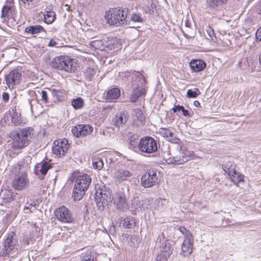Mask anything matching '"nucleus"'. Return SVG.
<instances>
[{
	"instance_id": "nucleus-8",
	"label": "nucleus",
	"mask_w": 261,
	"mask_h": 261,
	"mask_svg": "<svg viewBox=\"0 0 261 261\" xmlns=\"http://www.w3.org/2000/svg\"><path fill=\"white\" fill-rule=\"evenodd\" d=\"M69 144L66 139L56 140L52 147L53 152L59 157L64 155L68 149Z\"/></svg>"
},
{
	"instance_id": "nucleus-52",
	"label": "nucleus",
	"mask_w": 261,
	"mask_h": 261,
	"mask_svg": "<svg viewBox=\"0 0 261 261\" xmlns=\"http://www.w3.org/2000/svg\"><path fill=\"white\" fill-rule=\"evenodd\" d=\"M24 4L28 5L30 4V2H32L34 0H20Z\"/></svg>"
},
{
	"instance_id": "nucleus-49",
	"label": "nucleus",
	"mask_w": 261,
	"mask_h": 261,
	"mask_svg": "<svg viewBox=\"0 0 261 261\" xmlns=\"http://www.w3.org/2000/svg\"><path fill=\"white\" fill-rule=\"evenodd\" d=\"M2 98L4 102H7L9 99V95L7 92H4L2 94Z\"/></svg>"
},
{
	"instance_id": "nucleus-16",
	"label": "nucleus",
	"mask_w": 261,
	"mask_h": 261,
	"mask_svg": "<svg viewBox=\"0 0 261 261\" xmlns=\"http://www.w3.org/2000/svg\"><path fill=\"white\" fill-rule=\"evenodd\" d=\"M195 157V155L194 152L188 151L185 155H182L181 157L174 156L172 158H169L168 162L169 163L180 165L187 162L189 160L194 159Z\"/></svg>"
},
{
	"instance_id": "nucleus-26",
	"label": "nucleus",
	"mask_w": 261,
	"mask_h": 261,
	"mask_svg": "<svg viewBox=\"0 0 261 261\" xmlns=\"http://www.w3.org/2000/svg\"><path fill=\"white\" fill-rule=\"evenodd\" d=\"M145 92L143 88H137L133 91L130 97V100L132 102H136L137 99L142 95L145 94Z\"/></svg>"
},
{
	"instance_id": "nucleus-56",
	"label": "nucleus",
	"mask_w": 261,
	"mask_h": 261,
	"mask_svg": "<svg viewBox=\"0 0 261 261\" xmlns=\"http://www.w3.org/2000/svg\"><path fill=\"white\" fill-rule=\"evenodd\" d=\"M124 225L126 226V228H129V224L126 222L124 223Z\"/></svg>"
},
{
	"instance_id": "nucleus-20",
	"label": "nucleus",
	"mask_w": 261,
	"mask_h": 261,
	"mask_svg": "<svg viewBox=\"0 0 261 261\" xmlns=\"http://www.w3.org/2000/svg\"><path fill=\"white\" fill-rule=\"evenodd\" d=\"M41 32L46 33V32L44 28L40 25H30L25 29V33L30 34L33 37H36V35Z\"/></svg>"
},
{
	"instance_id": "nucleus-7",
	"label": "nucleus",
	"mask_w": 261,
	"mask_h": 261,
	"mask_svg": "<svg viewBox=\"0 0 261 261\" xmlns=\"http://www.w3.org/2000/svg\"><path fill=\"white\" fill-rule=\"evenodd\" d=\"M18 245V241L15 237V233L13 231L10 232L4 240V253L8 254L11 252H16L17 251Z\"/></svg>"
},
{
	"instance_id": "nucleus-48",
	"label": "nucleus",
	"mask_w": 261,
	"mask_h": 261,
	"mask_svg": "<svg viewBox=\"0 0 261 261\" xmlns=\"http://www.w3.org/2000/svg\"><path fill=\"white\" fill-rule=\"evenodd\" d=\"M39 93L41 96V100L44 103H47L48 102L47 92L46 90H41V92Z\"/></svg>"
},
{
	"instance_id": "nucleus-11",
	"label": "nucleus",
	"mask_w": 261,
	"mask_h": 261,
	"mask_svg": "<svg viewBox=\"0 0 261 261\" xmlns=\"http://www.w3.org/2000/svg\"><path fill=\"white\" fill-rule=\"evenodd\" d=\"M73 178H75L74 186L80 189L86 191L90 185L91 178L90 176L87 174H81L76 175V173L73 174Z\"/></svg>"
},
{
	"instance_id": "nucleus-44",
	"label": "nucleus",
	"mask_w": 261,
	"mask_h": 261,
	"mask_svg": "<svg viewBox=\"0 0 261 261\" xmlns=\"http://www.w3.org/2000/svg\"><path fill=\"white\" fill-rule=\"evenodd\" d=\"M173 111L174 113L176 112L177 111H180L182 112V114L185 116H188L189 115V112L188 110H185L183 106H175L174 108H173Z\"/></svg>"
},
{
	"instance_id": "nucleus-51",
	"label": "nucleus",
	"mask_w": 261,
	"mask_h": 261,
	"mask_svg": "<svg viewBox=\"0 0 261 261\" xmlns=\"http://www.w3.org/2000/svg\"><path fill=\"white\" fill-rule=\"evenodd\" d=\"M57 43L55 41L53 40H50L49 42V44H48V45L49 46H51V47H53V46H55L57 45Z\"/></svg>"
},
{
	"instance_id": "nucleus-40",
	"label": "nucleus",
	"mask_w": 261,
	"mask_h": 261,
	"mask_svg": "<svg viewBox=\"0 0 261 261\" xmlns=\"http://www.w3.org/2000/svg\"><path fill=\"white\" fill-rule=\"evenodd\" d=\"M81 137L87 136L92 131V128L89 125L80 124Z\"/></svg>"
},
{
	"instance_id": "nucleus-47",
	"label": "nucleus",
	"mask_w": 261,
	"mask_h": 261,
	"mask_svg": "<svg viewBox=\"0 0 261 261\" xmlns=\"http://www.w3.org/2000/svg\"><path fill=\"white\" fill-rule=\"evenodd\" d=\"M178 229L185 236V239L193 238L192 233L184 227L180 226Z\"/></svg>"
},
{
	"instance_id": "nucleus-19",
	"label": "nucleus",
	"mask_w": 261,
	"mask_h": 261,
	"mask_svg": "<svg viewBox=\"0 0 261 261\" xmlns=\"http://www.w3.org/2000/svg\"><path fill=\"white\" fill-rule=\"evenodd\" d=\"M193 238L185 239L181 245V254L184 256L191 254L193 250Z\"/></svg>"
},
{
	"instance_id": "nucleus-39",
	"label": "nucleus",
	"mask_w": 261,
	"mask_h": 261,
	"mask_svg": "<svg viewBox=\"0 0 261 261\" xmlns=\"http://www.w3.org/2000/svg\"><path fill=\"white\" fill-rule=\"evenodd\" d=\"M168 201L165 198H158L154 201L155 208V209H162L163 208Z\"/></svg>"
},
{
	"instance_id": "nucleus-10",
	"label": "nucleus",
	"mask_w": 261,
	"mask_h": 261,
	"mask_svg": "<svg viewBox=\"0 0 261 261\" xmlns=\"http://www.w3.org/2000/svg\"><path fill=\"white\" fill-rule=\"evenodd\" d=\"M21 80V73L18 69H13L6 77L7 84L10 88L18 85Z\"/></svg>"
},
{
	"instance_id": "nucleus-24",
	"label": "nucleus",
	"mask_w": 261,
	"mask_h": 261,
	"mask_svg": "<svg viewBox=\"0 0 261 261\" xmlns=\"http://www.w3.org/2000/svg\"><path fill=\"white\" fill-rule=\"evenodd\" d=\"M11 121L16 126L21 125L24 123L23 119L21 117L20 113L17 112L16 110H13Z\"/></svg>"
},
{
	"instance_id": "nucleus-38",
	"label": "nucleus",
	"mask_w": 261,
	"mask_h": 261,
	"mask_svg": "<svg viewBox=\"0 0 261 261\" xmlns=\"http://www.w3.org/2000/svg\"><path fill=\"white\" fill-rule=\"evenodd\" d=\"M152 200L153 199L151 198H146L139 202V206L143 209H147L150 207Z\"/></svg>"
},
{
	"instance_id": "nucleus-50",
	"label": "nucleus",
	"mask_w": 261,
	"mask_h": 261,
	"mask_svg": "<svg viewBox=\"0 0 261 261\" xmlns=\"http://www.w3.org/2000/svg\"><path fill=\"white\" fill-rule=\"evenodd\" d=\"M256 37L257 40L261 41V27L256 31Z\"/></svg>"
},
{
	"instance_id": "nucleus-33",
	"label": "nucleus",
	"mask_w": 261,
	"mask_h": 261,
	"mask_svg": "<svg viewBox=\"0 0 261 261\" xmlns=\"http://www.w3.org/2000/svg\"><path fill=\"white\" fill-rule=\"evenodd\" d=\"M56 18V14L54 11H47L44 15V21L47 24L52 23Z\"/></svg>"
},
{
	"instance_id": "nucleus-17",
	"label": "nucleus",
	"mask_w": 261,
	"mask_h": 261,
	"mask_svg": "<svg viewBox=\"0 0 261 261\" xmlns=\"http://www.w3.org/2000/svg\"><path fill=\"white\" fill-rule=\"evenodd\" d=\"M51 164L45 161H43L39 163L36 165L35 167V172L36 175H39L41 173L42 175L40 178L44 179V176L46 174L48 170L51 168Z\"/></svg>"
},
{
	"instance_id": "nucleus-37",
	"label": "nucleus",
	"mask_w": 261,
	"mask_h": 261,
	"mask_svg": "<svg viewBox=\"0 0 261 261\" xmlns=\"http://www.w3.org/2000/svg\"><path fill=\"white\" fill-rule=\"evenodd\" d=\"M71 105L75 109H80L83 107V99L81 97H77L72 100Z\"/></svg>"
},
{
	"instance_id": "nucleus-43",
	"label": "nucleus",
	"mask_w": 261,
	"mask_h": 261,
	"mask_svg": "<svg viewBox=\"0 0 261 261\" xmlns=\"http://www.w3.org/2000/svg\"><path fill=\"white\" fill-rule=\"evenodd\" d=\"M135 116L138 120L142 122L145 120V117L141 109H137L134 110Z\"/></svg>"
},
{
	"instance_id": "nucleus-57",
	"label": "nucleus",
	"mask_w": 261,
	"mask_h": 261,
	"mask_svg": "<svg viewBox=\"0 0 261 261\" xmlns=\"http://www.w3.org/2000/svg\"><path fill=\"white\" fill-rule=\"evenodd\" d=\"M25 208L29 209V207L27 206H25L24 209H25Z\"/></svg>"
},
{
	"instance_id": "nucleus-41",
	"label": "nucleus",
	"mask_w": 261,
	"mask_h": 261,
	"mask_svg": "<svg viewBox=\"0 0 261 261\" xmlns=\"http://www.w3.org/2000/svg\"><path fill=\"white\" fill-rule=\"evenodd\" d=\"M200 94V92L198 88H194V90L189 89L187 91V97L189 98H195Z\"/></svg>"
},
{
	"instance_id": "nucleus-53",
	"label": "nucleus",
	"mask_w": 261,
	"mask_h": 261,
	"mask_svg": "<svg viewBox=\"0 0 261 261\" xmlns=\"http://www.w3.org/2000/svg\"><path fill=\"white\" fill-rule=\"evenodd\" d=\"M194 105L196 107H200V104L198 101L196 100L194 102Z\"/></svg>"
},
{
	"instance_id": "nucleus-14",
	"label": "nucleus",
	"mask_w": 261,
	"mask_h": 261,
	"mask_svg": "<svg viewBox=\"0 0 261 261\" xmlns=\"http://www.w3.org/2000/svg\"><path fill=\"white\" fill-rule=\"evenodd\" d=\"M55 216L57 219L64 223L71 222L73 220L70 211L63 206L55 211Z\"/></svg>"
},
{
	"instance_id": "nucleus-29",
	"label": "nucleus",
	"mask_w": 261,
	"mask_h": 261,
	"mask_svg": "<svg viewBox=\"0 0 261 261\" xmlns=\"http://www.w3.org/2000/svg\"><path fill=\"white\" fill-rule=\"evenodd\" d=\"M222 168L224 172L228 175L231 174H234L236 170V165L231 162H228L223 165Z\"/></svg>"
},
{
	"instance_id": "nucleus-2",
	"label": "nucleus",
	"mask_w": 261,
	"mask_h": 261,
	"mask_svg": "<svg viewBox=\"0 0 261 261\" xmlns=\"http://www.w3.org/2000/svg\"><path fill=\"white\" fill-rule=\"evenodd\" d=\"M22 166L19 163L13 166L12 172L14 174V177L12 181V187L18 191L27 188L29 183L27 174L21 170Z\"/></svg>"
},
{
	"instance_id": "nucleus-9",
	"label": "nucleus",
	"mask_w": 261,
	"mask_h": 261,
	"mask_svg": "<svg viewBox=\"0 0 261 261\" xmlns=\"http://www.w3.org/2000/svg\"><path fill=\"white\" fill-rule=\"evenodd\" d=\"M141 182L144 188H150L158 183V176L155 171L149 170L145 173L141 178Z\"/></svg>"
},
{
	"instance_id": "nucleus-3",
	"label": "nucleus",
	"mask_w": 261,
	"mask_h": 261,
	"mask_svg": "<svg viewBox=\"0 0 261 261\" xmlns=\"http://www.w3.org/2000/svg\"><path fill=\"white\" fill-rule=\"evenodd\" d=\"M50 65L55 69L71 73L74 72L76 69L75 60L67 56H61L55 58L51 61Z\"/></svg>"
},
{
	"instance_id": "nucleus-42",
	"label": "nucleus",
	"mask_w": 261,
	"mask_h": 261,
	"mask_svg": "<svg viewBox=\"0 0 261 261\" xmlns=\"http://www.w3.org/2000/svg\"><path fill=\"white\" fill-rule=\"evenodd\" d=\"M92 164L93 168L97 170H100L103 166L102 160L99 158L93 160Z\"/></svg>"
},
{
	"instance_id": "nucleus-55",
	"label": "nucleus",
	"mask_w": 261,
	"mask_h": 261,
	"mask_svg": "<svg viewBox=\"0 0 261 261\" xmlns=\"http://www.w3.org/2000/svg\"><path fill=\"white\" fill-rule=\"evenodd\" d=\"M124 225L126 226V228H129V224L126 222L124 223Z\"/></svg>"
},
{
	"instance_id": "nucleus-13",
	"label": "nucleus",
	"mask_w": 261,
	"mask_h": 261,
	"mask_svg": "<svg viewBox=\"0 0 261 261\" xmlns=\"http://www.w3.org/2000/svg\"><path fill=\"white\" fill-rule=\"evenodd\" d=\"M113 203L116 208L119 211H125L129 208L127 203L125 195L123 193L118 192L116 193L113 198Z\"/></svg>"
},
{
	"instance_id": "nucleus-28",
	"label": "nucleus",
	"mask_w": 261,
	"mask_h": 261,
	"mask_svg": "<svg viewBox=\"0 0 261 261\" xmlns=\"http://www.w3.org/2000/svg\"><path fill=\"white\" fill-rule=\"evenodd\" d=\"M85 191H86L80 189V187H77L74 186L72 192V197L74 200H81L85 195Z\"/></svg>"
},
{
	"instance_id": "nucleus-25",
	"label": "nucleus",
	"mask_w": 261,
	"mask_h": 261,
	"mask_svg": "<svg viewBox=\"0 0 261 261\" xmlns=\"http://www.w3.org/2000/svg\"><path fill=\"white\" fill-rule=\"evenodd\" d=\"M47 89L50 91L52 96L59 101L61 100L65 94V90L61 88L55 89L51 88Z\"/></svg>"
},
{
	"instance_id": "nucleus-21",
	"label": "nucleus",
	"mask_w": 261,
	"mask_h": 261,
	"mask_svg": "<svg viewBox=\"0 0 261 261\" xmlns=\"http://www.w3.org/2000/svg\"><path fill=\"white\" fill-rule=\"evenodd\" d=\"M190 65L192 70L195 72H199L202 70L206 66V64L201 60H192Z\"/></svg>"
},
{
	"instance_id": "nucleus-58",
	"label": "nucleus",
	"mask_w": 261,
	"mask_h": 261,
	"mask_svg": "<svg viewBox=\"0 0 261 261\" xmlns=\"http://www.w3.org/2000/svg\"><path fill=\"white\" fill-rule=\"evenodd\" d=\"M88 70H90V71H91V68H89Z\"/></svg>"
},
{
	"instance_id": "nucleus-34",
	"label": "nucleus",
	"mask_w": 261,
	"mask_h": 261,
	"mask_svg": "<svg viewBox=\"0 0 261 261\" xmlns=\"http://www.w3.org/2000/svg\"><path fill=\"white\" fill-rule=\"evenodd\" d=\"M159 133L169 141L173 140L174 135L172 132L168 128H161L159 131Z\"/></svg>"
},
{
	"instance_id": "nucleus-32",
	"label": "nucleus",
	"mask_w": 261,
	"mask_h": 261,
	"mask_svg": "<svg viewBox=\"0 0 261 261\" xmlns=\"http://www.w3.org/2000/svg\"><path fill=\"white\" fill-rule=\"evenodd\" d=\"M228 176L234 184H238L243 180V176L237 171L234 174H231Z\"/></svg>"
},
{
	"instance_id": "nucleus-1",
	"label": "nucleus",
	"mask_w": 261,
	"mask_h": 261,
	"mask_svg": "<svg viewBox=\"0 0 261 261\" xmlns=\"http://www.w3.org/2000/svg\"><path fill=\"white\" fill-rule=\"evenodd\" d=\"M105 18L108 23L116 27L121 25H126L129 23L127 19L129 16L126 14L125 10L117 8L107 11Z\"/></svg>"
},
{
	"instance_id": "nucleus-22",
	"label": "nucleus",
	"mask_w": 261,
	"mask_h": 261,
	"mask_svg": "<svg viewBox=\"0 0 261 261\" xmlns=\"http://www.w3.org/2000/svg\"><path fill=\"white\" fill-rule=\"evenodd\" d=\"M120 96V90L117 88H114L109 90L106 95V99L108 101H112L118 98Z\"/></svg>"
},
{
	"instance_id": "nucleus-36",
	"label": "nucleus",
	"mask_w": 261,
	"mask_h": 261,
	"mask_svg": "<svg viewBox=\"0 0 261 261\" xmlns=\"http://www.w3.org/2000/svg\"><path fill=\"white\" fill-rule=\"evenodd\" d=\"M81 261H96V257L91 250L84 253Z\"/></svg>"
},
{
	"instance_id": "nucleus-31",
	"label": "nucleus",
	"mask_w": 261,
	"mask_h": 261,
	"mask_svg": "<svg viewBox=\"0 0 261 261\" xmlns=\"http://www.w3.org/2000/svg\"><path fill=\"white\" fill-rule=\"evenodd\" d=\"M139 140L137 136H133L130 138L128 147L132 150L139 149Z\"/></svg>"
},
{
	"instance_id": "nucleus-45",
	"label": "nucleus",
	"mask_w": 261,
	"mask_h": 261,
	"mask_svg": "<svg viewBox=\"0 0 261 261\" xmlns=\"http://www.w3.org/2000/svg\"><path fill=\"white\" fill-rule=\"evenodd\" d=\"M129 16L128 18H130V20L135 22H141L142 21L143 19L140 16V15L136 13H133L130 14V16Z\"/></svg>"
},
{
	"instance_id": "nucleus-18",
	"label": "nucleus",
	"mask_w": 261,
	"mask_h": 261,
	"mask_svg": "<svg viewBox=\"0 0 261 261\" xmlns=\"http://www.w3.org/2000/svg\"><path fill=\"white\" fill-rule=\"evenodd\" d=\"M173 251L170 244H166L162 247L161 252L158 255L156 259L158 261H167Z\"/></svg>"
},
{
	"instance_id": "nucleus-12",
	"label": "nucleus",
	"mask_w": 261,
	"mask_h": 261,
	"mask_svg": "<svg viewBox=\"0 0 261 261\" xmlns=\"http://www.w3.org/2000/svg\"><path fill=\"white\" fill-rule=\"evenodd\" d=\"M16 8L14 0H7L6 3L2 8L1 17L9 19L14 18Z\"/></svg>"
},
{
	"instance_id": "nucleus-46",
	"label": "nucleus",
	"mask_w": 261,
	"mask_h": 261,
	"mask_svg": "<svg viewBox=\"0 0 261 261\" xmlns=\"http://www.w3.org/2000/svg\"><path fill=\"white\" fill-rule=\"evenodd\" d=\"M80 127V124H79L74 126L71 129L72 134L76 137H81V129L82 127Z\"/></svg>"
},
{
	"instance_id": "nucleus-4",
	"label": "nucleus",
	"mask_w": 261,
	"mask_h": 261,
	"mask_svg": "<svg viewBox=\"0 0 261 261\" xmlns=\"http://www.w3.org/2000/svg\"><path fill=\"white\" fill-rule=\"evenodd\" d=\"M33 130L32 128L27 127L16 133L12 138V147L16 149H20L26 147L29 144Z\"/></svg>"
},
{
	"instance_id": "nucleus-6",
	"label": "nucleus",
	"mask_w": 261,
	"mask_h": 261,
	"mask_svg": "<svg viewBox=\"0 0 261 261\" xmlns=\"http://www.w3.org/2000/svg\"><path fill=\"white\" fill-rule=\"evenodd\" d=\"M139 149L146 153L154 152L158 149L156 141L151 137H144L139 141Z\"/></svg>"
},
{
	"instance_id": "nucleus-15",
	"label": "nucleus",
	"mask_w": 261,
	"mask_h": 261,
	"mask_svg": "<svg viewBox=\"0 0 261 261\" xmlns=\"http://www.w3.org/2000/svg\"><path fill=\"white\" fill-rule=\"evenodd\" d=\"M133 174L129 170L121 168L115 173L114 179L116 182L120 184L125 181H128L133 177Z\"/></svg>"
},
{
	"instance_id": "nucleus-30",
	"label": "nucleus",
	"mask_w": 261,
	"mask_h": 261,
	"mask_svg": "<svg viewBox=\"0 0 261 261\" xmlns=\"http://www.w3.org/2000/svg\"><path fill=\"white\" fill-rule=\"evenodd\" d=\"M206 34H204V36L206 39L213 42H215L217 40V37L214 34V30L210 26H206L205 29Z\"/></svg>"
},
{
	"instance_id": "nucleus-23",
	"label": "nucleus",
	"mask_w": 261,
	"mask_h": 261,
	"mask_svg": "<svg viewBox=\"0 0 261 261\" xmlns=\"http://www.w3.org/2000/svg\"><path fill=\"white\" fill-rule=\"evenodd\" d=\"M127 120L126 115L125 113H121L116 115L113 119V122L115 126L119 127L125 124Z\"/></svg>"
},
{
	"instance_id": "nucleus-5",
	"label": "nucleus",
	"mask_w": 261,
	"mask_h": 261,
	"mask_svg": "<svg viewBox=\"0 0 261 261\" xmlns=\"http://www.w3.org/2000/svg\"><path fill=\"white\" fill-rule=\"evenodd\" d=\"M94 198L98 208L102 211L113 200L112 191L110 189L103 186L96 190Z\"/></svg>"
},
{
	"instance_id": "nucleus-35",
	"label": "nucleus",
	"mask_w": 261,
	"mask_h": 261,
	"mask_svg": "<svg viewBox=\"0 0 261 261\" xmlns=\"http://www.w3.org/2000/svg\"><path fill=\"white\" fill-rule=\"evenodd\" d=\"M89 45L91 47L96 49L102 50L104 48L105 44L102 40H94L89 42Z\"/></svg>"
},
{
	"instance_id": "nucleus-54",
	"label": "nucleus",
	"mask_w": 261,
	"mask_h": 261,
	"mask_svg": "<svg viewBox=\"0 0 261 261\" xmlns=\"http://www.w3.org/2000/svg\"><path fill=\"white\" fill-rule=\"evenodd\" d=\"M191 24L188 22V20H186V22L185 23V25L188 28L190 27Z\"/></svg>"
},
{
	"instance_id": "nucleus-27",
	"label": "nucleus",
	"mask_w": 261,
	"mask_h": 261,
	"mask_svg": "<svg viewBox=\"0 0 261 261\" xmlns=\"http://www.w3.org/2000/svg\"><path fill=\"white\" fill-rule=\"evenodd\" d=\"M226 2L227 0H207L206 6L210 9H215Z\"/></svg>"
}]
</instances>
